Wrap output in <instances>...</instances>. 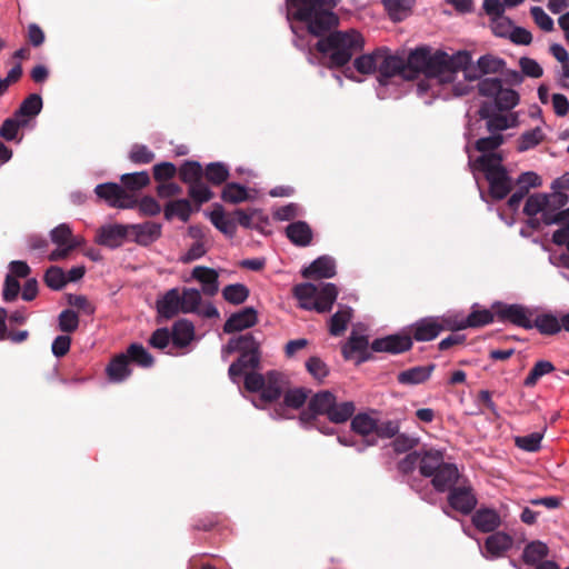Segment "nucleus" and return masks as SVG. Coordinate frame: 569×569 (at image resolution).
<instances>
[{
    "instance_id": "obj_52",
    "label": "nucleus",
    "mask_w": 569,
    "mask_h": 569,
    "mask_svg": "<svg viewBox=\"0 0 569 569\" xmlns=\"http://www.w3.org/2000/svg\"><path fill=\"white\" fill-rule=\"evenodd\" d=\"M222 296L228 302L240 305L249 297V289L242 283L228 284L223 288Z\"/></svg>"
},
{
    "instance_id": "obj_8",
    "label": "nucleus",
    "mask_w": 569,
    "mask_h": 569,
    "mask_svg": "<svg viewBox=\"0 0 569 569\" xmlns=\"http://www.w3.org/2000/svg\"><path fill=\"white\" fill-rule=\"evenodd\" d=\"M546 224H565L553 232L552 241L558 246H566L569 250V207L565 209L569 194L552 190L551 193H546Z\"/></svg>"
},
{
    "instance_id": "obj_43",
    "label": "nucleus",
    "mask_w": 569,
    "mask_h": 569,
    "mask_svg": "<svg viewBox=\"0 0 569 569\" xmlns=\"http://www.w3.org/2000/svg\"><path fill=\"white\" fill-rule=\"evenodd\" d=\"M28 127L24 120L19 119L16 114L6 119L0 127V137L7 141L21 142L22 137H19V130Z\"/></svg>"
},
{
    "instance_id": "obj_30",
    "label": "nucleus",
    "mask_w": 569,
    "mask_h": 569,
    "mask_svg": "<svg viewBox=\"0 0 569 569\" xmlns=\"http://www.w3.org/2000/svg\"><path fill=\"white\" fill-rule=\"evenodd\" d=\"M172 346L178 349L188 347L194 339V326L189 320H178L172 326Z\"/></svg>"
},
{
    "instance_id": "obj_48",
    "label": "nucleus",
    "mask_w": 569,
    "mask_h": 569,
    "mask_svg": "<svg viewBox=\"0 0 569 569\" xmlns=\"http://www.w3.org/2000/svg\"><path fill=\"white\" fill-rule=\"evenodd\" d=\"M221 198L224 202L240 203L248 199V190L242 184L229 182L224 186Z\"/></svg>"
},
{
    "instance_id": "obj_2",
    "label": "nucleus",
    "mask_w": 569,
    "mask_h": 569,
    "mask_svg": "<svg viewBox=\"0 0 569 569\" xmlns=\"http://www.w3.org/2000/svg\"><path fill=\"white\" fill-rule=\"evenodd\" d=\"M470 61L468 51H458L448 54L438 50L431 53L427 48L412 50L408 57L403 56V80L417 78L420 73L425 79L416 86L418 97L425 99V103L431 101L427 99L428 92L432 98L448 100L451 97H461L469 92V86L465 83L453 84L459 69Z\"/></svg>"
},
{
    "instance_id": "obj_11",
    "label": "nucleus",
    "mask_w": 569,
    "mask_h": 569,
    "mask_svg": "<svg viewBox=\"0 0 569 569\" xmlns=\"http://www.w3.org/2000/svg\"><path fill=\"white\" fill-rule=\"evenodd\" d=\"M492 307L496 309V312L501 320L510 321L511 323L525 329L533 328L532 309L518 303L506 305L501 302H496Z\"/></svg>"
},
{
    "instance_id": "obj_42",
    "label": "nucleus",
    "mask_w": 569,
    "mask_h": 569,
    "mask_svg": "<svg viewBox=\"0 0 569 569\" xmlns=\"http://www.w3.org/2000/svg\"><path fill=\"white\" fill-rule=\"evenodd\" d=\"M355 411L356 406L352 401L337 403L333 400L327 417L333 423H343L353 416Z\"/></svg>"
},
{
    "instance_id": "obj_50",
    "label": "nucleus",
    "mask_w": 569,
    "mask_h": 569,
    "mask_svg": "<svg viewBox=\"0 0 569 569\" xmlns=\"http://www.w3.org/2000/svg\"><path fill=\"white\" fill-rule=\"evenodd\" d=\"M212 224L223 234L232 238L237 232V222L228 218L222 210L213 211L210 216Z\"/></svg>"
},
{
    "instance_id": "obj_20",
    "label": "nucleus",
    "mask_w": 569,
    "mask_h": 569,
    "mask_svg": "<svg viewBox=\"0 0 569 569\" xmlns=\"http://www.w3.org/2000/svg\"><path fill=\"white\" fill-rule=\"evenodd\" d=\"M513 545V539L506 532L498 531L490 535L485 542L483 549L480 548L481 553L487 559L500 558Z\"/></svg>"
},
{
    "instance_id": "obj_61",
    "label": "nucleus",
    "mask_w": 569,
    "mask_h": 569,
    "mask_svg": "<svg viewBox=\"0 0 569 569\" xmlns=\"http://www.w3.org/2000/svg\"><path fill=\"white\" fill-rule=\"evenodd\" d=\"M129 159L137 164H147L154 159V153L146 144L134 143L130 149Z\"/></svg>"
},
{
    "instance_id": "obj_62",
    "label": "nucleus",
    "mask_w": 569,
    "mask_h": 569,
    "mask_svg": "<svg viewBox=\"0 0 569 569\" xmlns=\"http://www.w3.org/2000/svg\"><path fill=\"white\" fill-rule=\"evenodd\" d=\"M59 329L62 332H73L79 327V317L76 311L71 309L63 310L58 318Z\"/></svg>"
},
{
    "instance_id": "obj_55",
    "label": "nucleus",
    "mask_w": 569,
    "mask_h": 569,
    "mask_svg": "<svg viewBox=\"0 0 569 569\" xmlns=\"http://www.w3.org/2000/svg\"><path fill=\"white\" fill-rule=\"evenodd\" d=\"M392 20H401L412 7L413 0H382Z\"/></svg>"
},
{
    "instance_id": "obj_40",
    "label": "nucleus",
    "mask_w": 569,
    "mask_h": 569,
    "mask_svg": "<svg viewBox=\"0 0 569 569\" xmlns=\"http://www.w3.org/2000/svg\"><path fill=\"white\" fill-rule=\"evenodd\" d=\"M548 546L539 540L528 543L522 552V559L527 565L537 566L548 556Z\"/></svg>"
},
{
    "instance_id": "obj_27",
    "label": "nucleus",
    "mask_w": 569,
    "mask_h": 569,
    "mask_svg": "<svg viewBox=\"0 0 569 569\" xmlns=\"http://www.w3.org/2000/svg\"><path fill=\"white\" fill-rule=\"evenodd\" d=\"M546 193H535L527 198L523 212L526 216L529 217L528 224L531 228H538L539 227V219L536 218L537 214H541V219L543 223L546 224Z\"/></svg>"
},
{
    "instance_id": "obj_54",
    "label": "nucleus",
    "mask_w": 569,
    "mask_h": 569,
    "mask_svg": "<svg viewBox=\"0 0 569 569\" xmlns=\"http://www.w3.org/2000/svg\"><path fill=\"white\" fill-rule=\"evenodd\" d=\"M542 439L543 432L536 431L526 436H517L515 443L521 450L536 452L540 449Z\"/></svg>"
},
{
    "instance_id": "obj_14",
    "label": "nucleus",
    "mask_w": 569,
    "mask_h": 569,
    "mask_svg": "<svg viewBox=\"0 0 569 569\" xmlns=\"http://www.w3.org/2000/svg\"><path fill=\"white\" fill-rule=\"evenodd\" d=\"M308 398L303 388L291 389L284 392L283 402L276 403L270 410V418L273 420L291 419L290 409L301 408Z\"/></svg>"
},
{
    "instance_id": "obj_38",
    "label": "nucleus",
    "mask_w": 569,
    "mask_h": 569,
    "mask_svg": "<svg viewBox=\"0 0 569 569\" xmlns=\"http://www.w3.org/2000/svg\"><path fill=\"white\" fill-rule=\"evenodd\" d=\"M546 139V132L542 127L537 126L526 130L517 139V151L526 152L539 146Z\"/></svg>"
},
{
    "instance_id": "obj_13",
    "label": "nucleus",
    "mask_w": 569,
    "mask_h": 569,
    "mask_svg": "<svg viewBox=\"0 0 569 569\" xmlns=\"http://www.w3.org/2000/svg\"><path fill=\"white\" fill-rule=\"evenodd\" d=\"M479 116L486 120L487 129L493 133H500L503 130L516 128L519 124V113L509 112L500 113L492 112L487 103H483L479 109Z\"/></svg>"
},
{
    "instance_id": "obj_1",
    "label": "nucleus",
    "mask_w": 569,
    "mask_h": 569,
    "mask_svg": "<svg viewBox=\"0 0 569 569\" xmlns=\"http://www.w3.org/2000/svg\"><path fill=\"white\" fill-rule=\"evenodd\" d=\"M338 2L339 0H286L287 20L295 34V46L300 50L310 47L299 34V28L292 20L303 22L308 33L320 37L316 48L331 69L347 66L365 46L362 34L355 29L329 32L323 37L338 24V17L331 11Z\"/></svg>"
},
{
    "instance_id": "obj_36",
    "label": "nucleus",
    "mask_w": 569,
    "mask_h": 569,
    "mask_svg": "<svg viewBox=\"0 0 569 569\" xmlns=\"http://www.w3.org/2000/svg\"><path fill=\"white\" fill-rule=\"evenodd\" d=\"M505 138L501 133H493L489 137L480 138L475 143V149L480 152L479 157H502L498 151L499 147L503 143Z\"/></svg>"
},
{
    "instance_id": "obj_25",
    "label": "nucleus",
    "mask_w": 569,
    "mask_h": 569,
    "mask_svg": "<svg viewBox=\"0 0 569 569\" xmlns=\"http://www.w3.org/2000/svg\"><path fill=\"white\" fill-rule=\"evenodd\" d=\"M240 357L238 360L229 367L228 375L230 380L233 383L239 385V379L241 376H244L248 373L246 372L248 369L254 370L258 368L260 362V355L259 353H252V352H240Z\"/></svg>"
},
{
    "instance_id": "obj_35",
    "label": "nucleus",
    "mask_w": 569,
    "mask_h": 569,
    "mask_svg": "<svg viewBox=\"0 0 569 569\" xmlns=\"http://www.w3.org/2000/svg\"><path fill=\"white\" fill-rule=\"evenodd\" d=\"M353 310L349 306L339 305L338 310L329 319L330 335L333 337L341 336L346 331Z\"/></svg>"
},
{
    "instance_id": "obj_53",
    "label": "nucleus",
    "mask_w": 569,
    "mask_h": 569,
    "mask_svg": "<svg viewBox=\"0 0 569 569\" xmlns=\"http://www.w3.org/2000/svg\"><path fill=\"white\" fill-rule=\"evenodd\" d=\"M179 176L184 183L190 184L202 179L203 170L198 161L188 160L180 167Z\"/></svg>"
},
{
    "instance_id": "obj_3",
    "label": "nucleus",
    "mask_w": 569,
    "mask_h": 569,
    "mask_svg": "<svg viewBox=\"0 0 569 569\" xmlns=\"http://www.w3.org/2000/svg\"><path fill=\"white\" fill-rule=\"evenodd\" d=\"M355 71L361 74H377V97L381 100L398 98L399 92L393 88L395 79H403V54L393 53L386 47L378 48L370 53H365L353 60L352 67L343 70L346 78L357 82L362 79L355 76Z\"/></svg>"
},
{
    "instance_id": "obj_47",
    "label": "nucleus",
    "mask_w": 569,
    "mask_h": 569,
    "mask_svg": "<svg viewBox=\"0 0 569 569\" xmlns=\"http://www.w3.org/2000/svg\"><path fill=\"white\" fill-rule=\"evenodd\" d=\"M351 428L358 435L369 436L376 431L377 419L368 413H358L351 420Z\"/></svg>"
},
{
    "instance_id": "obj_10",
    "label": "nucleus",
    "mask_w": 569,
    "mask_h": 569,
    "mask_svg": "<svg viewBox=\"0 0 569 569\" xmlns=\"http://www.w3.org/2000/svg\"><path fill=\"white\" fill-rule=\"evenodd\" d=\"M94 192L113 208L132 209L137 204V200L118 183L107 182L98 184L94 188Z\"/></svg>"
},
{
    "instance_id": "obj_32",
    "label": "nucleus",
    "mask_w": 569,
    "mask_h": 569,
    "mask_svg": "<svg viewBox=\"0 0 569 569\" xmlns=\"http://www.w3.org/2000/svg\"><path fill=\"white\" fill-rule=\"evenodd\" d=\"M111 382H122L131 375L130 362L126 353L116 356L106 368Z\"/></svg>"
},
{
    "instance_id": "obj_64",
    "label": "nucleus",
    "mask_w": 569,
    "mask_h": 569,
    "mask_svg": "<svg viewBox=\"0 0 569 569\" xmlns=\"http://www.w3.org/2000/svg\"><path fill=\"white\" fill-rule=\"evenodd\" d=\"M530 13L535 23L543 31L550 32L555 28L552 18L546 13V11L538 6L531 7Z\"/></svg>"
},
{
    "instance_id": "obj_44",
    "label": "nucleus",
    "mask_w": 569,
    "mask_h": 569,
    "mask_svg": "<svg viewBox=\"0 0 569 569\" xmlns=\"http://www.w3.org/2000/svg\"><path fill=\"white\" fill-rule=\"evenodd\" d=\"M126 355L128 356L129 362H136L140 367L150 368L153 365V357L140 343L130 345Z\"/></svg>"
},
{
    "instance_id": "obj_60",
    "label": "nucleus",
    "mask_w": 569,
    "mask_h": 569,
    "mask_svg": "<svg viewBox=\"0 0 569 569\" xmlns=\"http://www.w3.org/2000/svg\"><path fill=\"white\" fill-rule=\"evenodd\" d=\"M425 451H412L408 453L398 465L399 471L402 473H410L417 467L421 472L422 460L425 459Z\"/></svg>"
},
{
    "instance_id": "obj_31",
    "label": "nucleus",
    "mask_w": 569,
    "mask_h": 569,
    "mask_svg": "<svg viewBox=\"0 0 569 569\" xmlns=\"http://www.w3.org/2000/svg\"><path fill=\"white\" fill-rule=\"evenodd\" d=\"M43 101L40 94H29L19 106L13 114L19 119L24 120L26 124L29 126L30 121L33 120L42 110Z\"/></svg>"
},
{
    "instance_id": "obj_21",
    "label": "nucleus",
    "mask_w": 569,
    "mask_h": 569,
    "mask_svg": "<svg viewBox=\"0 0 569 569\" xmlns=\"http://www.w3.org/2000/svg\"><path fill=\"white\" fill-rule=\"evenodd\" d=\"M258 321V313L253 307H246L242 310L232 313L223 325V331L227 333L242 331L253 327Z\"/></svg>"
},
{
    "instance_id": "obj_58",
    "label": "nucleus",
    "mask_w": 569,
    "mask_h": 569,
    "mask_svg": "<svg viewBox=\"0 0 569 569\" xmlns=\"http://www.w3.org/2000/svg\"><path fill=\"white\" fill-rule=\"evenodd\" d=\"M438 318L441 321L442 330L457 331L468 328L466 317L460 312H447Z\"/></svg>"
},
{
    "instance_id": "obj_16",
    "label": "nucleus",
    "mask_w": 569,
    "mask_h": 569,
    "mask_svg": "<svg viewBox=\"0 0 569 569\" xmlns=\"http://www.w3.org/2000/svg\"><path fill=\"white\" fill-rule=\"evenodd\" d=\"M342 356L345 359L356 358V362L362 363L370 359L369 339L365 333H358L353 329L348 338V341L342 346Z\"/></svg>"
},
{
    "instance_id": "obj_28",
    "label": "nucleus",
    "mask_w": 569,
    "mask_h": 569,
    "mask_svg": "<svg viewBox=\"0 0 569 569\" xmlns=\"http://www.w3.org/2000/svg\"><path fill=\"white\" fill-rule=\"evenodd\" d=\"M191 277L201 283V290L207 296H214L219 290L218 272L214 269L197 266Z\"/></svg>"
},
{
    "instance_id": "obj_34",
    "label": "nucleus",
    "mask_w": 569,
    "mask_h": 569,
    "mask_svg": "<svg viewBox=\"0 0 569 569\" xmlns=\"http://www.w3.org/2000/svg\"><path fill=\"white\" fill-rule=\"evenodd\" d=\"M252 352L259 353V342L256 340L252 333H246L231 338L226 347H223V353L232 352Z\"/></svg>"
},
{
    "instance_id": "obj_23",
    "label": "nucleus",
    "mask_w": 569,
    "mask_h": 569,
    "mask_svg": "<svg viewBox=\"0 0 569 569\" xmlns=\"http://www.w3.org/2000/svg\"><path fill=\"white\" fill-rule=\"evenodd\" d=\"M337 273L336 261L330 256H321L313 260L307 268L302 270L305 278H332Z\"/></svg>"
},
{
    "instance_id": "obj_22",
    "label": "nucleus",
    "mask_w": 569,
    "mask_h": 569,
    "mask_svg": "<svg viewBox=\"0 0 569 569\" xmlns=\"http://www.w3.org/2000/svg\"><path fill=\"white\" fill-rule=\"evenodd\" d=\"M442 331L441 321L438 317H426L411 326L412 337L417 341H431Z\"/></svg>"
},
{
    "instance_id": "obj_6",
    "label": "nucleus",
    "mask_w": 569,
    "mask_h": 569,
    "mask_svg": "<svg viewBox=\"0 0 569 569\" xmlns=\"http://www.w3.org/2000/svg\"><path fill=\"white\" fill-rule=\"evenodd\" d=\"M421 475L426 478H431V483L438 492L450 491L460 480L457 465L446 462L443 452L437 449L425 451Z\"/></svg>"
},
{
    "instance_id": "obj_39",
    "label": "nucleus",
    "mask_w": 569,
    "mask_h": 569,
    "mask_svg": "<svg viewBox=\"0 0 569 569\" xmlns=\"http://www.w3.org/2000/svg\"><path fill=\"white\" fill-rule=\"evenodd\" d=\"M533 328L541 335H556L561 330L560 319L553 313H541L532 320Z\"/></svg>"
},
{
    "instance_id": "obj_49",
    "label": "nucleus",
    "mask_w": 569,
    "mask_h": 569,
    "mask_svg": "<svg viewBox=\"0 0 569 569\" xmlns=\"http://www.w3.org/2000/svg\"><path fill=\"white\" fill-rule=\"evenodd\" d=\"M493 321V313L489 309H480L478 305L472 306V311L466 317L468 328H478Z\"/></svg>"
},
{
    "instance_id": "obj_56",
    "label": "nucleus",
    "mask_w": 569,
    "mask_h": 569,
    "mask_svg": "<svg viewBox=\"0 0 569 569\" xmlns=\"http://www.w3.org/2000/svg\"><path fill=\"white\" fill-rule=\"evenodd\" d=\"M44 282L52 290H61L67 284V276L60 267L52 266L44 273Z\"/></svg>"
},
{
    "instance_id": "obj_29",
    "label": "nucleus",
    "mask_w": 569,
    "mask_h": 569,
    "mask_svg": "<svg viewBox=\"0 0 569 569\" xmlns=\"http://www.w3.org/2000/svg\"><path fill=\"white\" fill-rule=\"evenodd\" d=\"M286 236L298 247H307L312 241V230L306 221H295L287 226Z\"/></svg>"
},
{
    "instance_id": "obj_51",
    "label": "nucleus",
    "mask_w": 569,
    "mask_h": 569,
    "mask_svg": "<svg viewBox=\"0 0 569 569\" xmlns=\"http://www.w3.org/2000/svg\"><path fill=\"white\" fill-rule=\"evenodd\" d=\"M181 308L183 313L194 312L201 303V293L194 288H184L180 293Z\"/></svg>"
},
{
    "instance_id": "obj_12",
    "label": "nucleus",
    "mask_w": 569,
    "mask_h": 569,
    "mask_svg": "<svg viewBox=\"0 0 569 569\" xmlns=\"http://www.w3.org/2000/svg\"><path fill=\"white\" fill-rule=\"evenodd\" d=\"M506 66L505 60L493 57L491 54L481 56L477 64H471V60L463 67L459 69V71H463V76L467 80L473 81L477 79L482 80V76L489 73H499L502 72Z\"/></svg>"
},
{
    "instance_id": "obj_15",
    "label": "nucleus",
    "mask_w": 569,
    "mask_h": 569,
    "mask_svg": "<svg viewBox=\"0 0 569 569\" xmlns=\"http://www.w3.org/2000/svg\"><path fill=\"white\" fill-rule=\"evenodd\" d=\"M449 506L463 515L470 513L477 506V498L471 486L459 482L448 495Z\"/></svg>"
},
{
    "instance_id": "obj_9",
    "label": "nucleus",
    "mask_w": 569,
    "mask_h": 569,
    "mask_svg": "<svg viewBox=\"0 0 569 569\" xmlns=\"http://www.w3.org/2000/svg\"><path fill=\"white\" fill-rule=\"evenodd\" d=\"M478 91L481 96L492 99L499 111H510L520 101L519 93L511 88H505L498 78H483L478 82Z\"/></svg>"
},
{
    "instance_id": "obj_7",
    "label": "nucleus",
    "mask_w": 569,
    "mask_h": 569,
    "mask_svg": "<svg viewBox=\"0 0 569 569\" xmlns=\"http://www.w3.org/2000/svg\"><path fill=\"white\" fill-rule=\"evenodd\" d=\"M293 295L302 309L326 313L332 309L339 291L337 286L331 282L319 284L306 282L295 286Z\"/></svg>"
},
{
    "instance_id": "obj_5",
    "label": "nucleus",
    "mask_w": 569,
    "mask_h": 569,
    "mask_svg": "<svg viewBox=\"0 0 569 569\" xmlns=\"http://www.w3.org/2000/svg\"><path fill=\"white\" fill-rule=\"evenodd\" d=\"M468 152V164L476 176L477 172H483L488 183L489 192L493 199H503L512 189V179L503 167V157H478L472 159L469 148L466 147Z\"/></svg>"
},
{
    "instance_id": "obj_19",
    "label": "nucleus",
    "mask_w": 569,
    "mask_h": 569,
    "mask_svg": "<svg viewBox=\"0 0 569 569\" xmlns=\"http://www.w3.org/2000/svg\"><path fill=\"white\" fill-rule=\"evenodd\" d=\"M129 227L123 224H106L99 228L96 237V242L110 249H116L122 246L127 236Z\"/></svg>"
},
{
    "instance_id": "obj_37",
    "label": "nucleus",
    "mask_w": 569,
    "mask_h": 569,
    "mask_svg": "<svg viewBox=\"0 0 569 569\" xmlns=\"http://www.w3.org/2000/svg\"><path fill=\"white\" fill-rule=\"evenodd\" d=\"M435 365L417 366L401 371L398 375V381L401 385H419L429 379Z\"/></svg>"
},
{
    "instance_id": "obj_41",
    "label": "nucleus",
    "mask_w": 569,
    "mask_h": 569,
    "mask_svg": "<svg viewBox=\"0 0 569 569\" xmlns=\"http://www.w3.org/2000/svg\"><path fill=\"white\" fill-rule=\"evenodd\" d=\"M191 214V206L187 199H178L174 201H170L164 207V218L167 220H172L173 218H179L181 221L186 222L189 220Z\"/></svg>"
},
{
    "instance_id": "obj_17",
    "label": "nucleus",
    "mask_w": 569,
    "mask_h": 569,
    "mask_svg": "<svg viewBox=\"0 0 569 569\" xmlns=\"http://www.w3.org/2000/svg\"><path fill=\"white\" fill-rule=\"evenodd\" d=\"M336 397L330 391H320L316 393L308 403V411L300 415L302 426L309 425L317 415H328Z\"/></svg>"
},
{
    "instance_id": "obj_59",
    "label": "nucleus",
    "mask_w": 569,
    "mask_h": 569,
    "mask_svg": "<svg viewBox=\"0 0 569 569\" xmlns=\"http://www.w3.org/2000/svg\"><path fill=\"white\" fill-rule=\"evenodd\" d=\"M189 186L188 193L192 200L198 203H203L212 199L213 192L210 188L202 181V179L192 182Z\"/></svg>"
},
{
    "instance_id": "obj_46",
    "label": "nucleus",
    "mask_w": 569,
    "mask_h": 569,
    "mask_svg": "<svg viewBox=\"0 0 569 569\" xmlns=\"http://www.w3.org/2000/svg\"><path fill=\"white\" fill-rule=\"evenodd\" d=\"M229 174V168L223 162H210L204 170V177L214 186L224 183Z\"/></svg>"
},
{
    "instance_id": "obj_26",
    "label": "nucleus",
    "mask_w": 569,
    "mask_h": 569,
    "mask_svg": "<svg viewBox=\"0 0 569 569\" xmlns=\"http://www.w3.org/2000/svg\"><path fill=\"white\" fill-rule=\"evenodd\" d=\"M134 236V241L140 246H149L161 236V224L152 221L128 226Z\"/></svg>"
},
{
    "instance_id": "obj_63",
    "label": "nucleus",
    "mask_w": 569,
    "mask_h": 569,
    "mask_svg": "<svg viewBox=\"0 0 569 569\" xmlns=\"http://www.w3.org/2000/svg\"><path fill=\"white\" fill-rule=\"evenodd\" d=\"M490 28L497 37L509 38L513 23L507 16L495 17V19L490 21Z\"/></svg>"
},
{
    "instance_id": "obj_24",
    "label": "nucleus",
    "mask_w": 569,
    "mask_h": 569,
    "mask_svg": "<svg viewBox=\"0 0 569 569\" xmlns=\"http://www.w3.org/2000/svg\"><path fill=\"white\" fill-rule=\"evenodd\" d=\"M157 311L160 317L171 319L179 312H182L180 291L178 288L168 290L157 302Z\"/></svg>"
},
{
    "instance_id": "obj_57",
    "label": "nucleus",
    "mask_w": 569,
    "mask_h": 569,
    "mask_svg": "<svg viewBox=\"0 0 569 569\" xmlns=\"http://www.w3.org/2000/svg\"><path fill=\"white\" fill-rule=\"evenodd\" d=\"M121 182L129 190H140L148 186L150 177L147 171L124 173L121 176Z\"/></svg>"
},
{
    "instance_id": "obj_4",
    "label": "nucleus",
    "mask_w": 569,
    "mask_h": 569,
    "mask_svg": "<svg viewBox=\"0 0 569 569\" xmlns=\"http://www.w3.org/2000/svg\"><path fill=\"white\" fill-rule=\"evenodd\" d=\"M289 381L284 373L279 371H268L266 375L258 372L247 373L244 377V388L249 392H259V398H252V405L261 410H271L278 403Z\"/></svg>"
},
{
    "instance_id": "obj_33",
    "label": "nucleus",
    "mask_w": 569,
    "mask_h": 569,
    "mask_svg": "<svg viewBox=\"0 0 569 569\" xmlns=\"http://www.w3.org/2000/svg\"><path fill=\"white\" fill-rule=\"evenodd\" d=\"M472 523L482 532H491L500 526L501 519L496 510L483 508L473 513Z\"/></svg>"
},
{
    "instance_id": "obj_45",
    "label": "nucleus",
    "mask_w": 569,
    "mask_h": 569,
    "mask_svg": "<svg viewBox=\"0 0 569 569\" xmlns=\"http://www.w3.org/2000/svg\"><path fill=\"white\" fill-rule=\"evenodd\" d=\"M555 369L556 368L551 361L538 360L525 378L523 385L526 387H533L540 378L553 372Z\"/></svg>"
},
{
    "instance_id": "obj_18",
    "label": "nucleus",
    "mask_w": 569,
    "mask_h": 569,
    "mask_svg": "<svg viewBox=\"0 0 569 569\" xmlns=\"http://www.w3.org/2000/svg\"><path fill=\"white\" fill-rule=\"evenodd\" d=\"M411 346L412 340L410 336L390 335L375 339L371 343V350L375 352L401 353L409 350Z\"/></svg>"
}]
</instances>
